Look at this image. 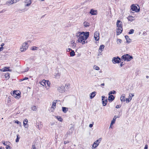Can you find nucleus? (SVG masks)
<instances>
[{
    "instance_id": "nucleus-1",
    "label": "nucleus",
    "mask_w": 149,
    "mask_h": 149,
    "mask_svg": "<svg viewBox=\"0 0 149 149\" xmlns=\"http://www.w3.org/2000/svg\"><path fill=\"white\" fill-rule=\"evenodd\" d=\"M88 32H79L76 34V36L78 38L77 41L79 43H81L83 45L88 43L86 40L89 36Z\"/></svg>"
},
{
    "instance_id": "nucleus-2",
    "label": "nucleus",
    "mask_w": 149,
    "mask_h": 149,
    "mask_svg": "<svg viewBox=\"0 0 149 149\" xmlns=\"http://www.w3.org/2000/svg\"><path fill=\"white\" fill-rule=\"evenodd\" d=\"M121 58L122 60L124 61H129L133 59V57L132 56H130L128 54H126L122 56L121 57Z\"/></svg>"
},
{
    "instance_id": "nucleus-3",
    "label": "nucleus",
    "mask_w": 149,
    "mask_h": 149,
    "mask_svg": "<svg viewBox=\"0 0 149 149\" xmlns=\"http://www.w3.org/2000/svg\"><path fill=\"white\" fill-rule=\"evenodd\" d=\"M11 94L16 99H18L20 97V92L17 91H14Z\"/></svg>"
},
{
    "instance_id": "nucleus-4",
    "label": "nucleus",
    "mask_w": 149,
    "mask_h": 149,
    "mask_svg": "<svg viewBox=\"0 0 149 149\" xmlns=\"http://www.w3.org/2000/svg\"><path fill=\"white\" fill-rule=\"evenodd\" d=\"M28 45L27 43L24 42L22 44L21 47L20 48V50L21 52H24L28 48Z\"/></svg>"
},
{
    "instance_id": "nucleus-5",
    "label": "nucleus",
    "mask_w": 149,
    "mask_h": 149,
    "mask_svg": "<svg viewBox=\"0 0 149 149\" xmlns=\"http://www.w3.org/2000/svg\"><path fill=\"white\" fill-rule=\"evenodd\" d=\"M101 140L102 138H100L99 139L95 141L93 145V147L95 148H96L99 145V144L101 141Z\"/></svg>"
},
{
    "instance_id": "nucleus-6",
    "label": "nucleus",
    "mask_w": 149,
    "mask_h": 149,
    "mask_svg": "<svg viewBox=\"0 0 149 149\" xmlns=\"http://www.w3.org/2000/svg\"><path fill=\"white\" fill-rule=\"evenodd\" d=\"M112 61L113 63H119L120 62L121 59L118 57H114L113 58Z\"/></svg>"
},
{
    "instance_id": "nucleus-7",
    "label": "nucleus",
    "mask_w": 149,
    "mask_h": 149,
    "mask_svg": "<svg viewBox=\"0 0 149 149\" xmlns=\"http://www.w3.org/2000/svg\"><path fill=\"white\" fill-rule=\"evenodd\" d=\"M58 90L59 92L61 93L64 92L65 91V88L63 85L59 86L58 88Z\"/></svg>"
},
{
    "instance_id": "nucleus-8",
    "label": "nucleus",
    "mask_w": 149,
    "mask_h": 149,
    "mask_svg": "<svg viewBox=\"0 0 149 149\" xmlns=\"http://www.w3.org/2000/svg\"><path fill=\"white\" fill-rule=\"evenodd\" d=\"M131 9L132 11H135L136 12H138L140 11L139 8L138 9L137 6L134 4H133L131 6Z\"/></svg>"
},
{
    "instance_id": "nucleus-9",
    "label": "nucleus",
    "mask_w": 149,
    "mask_h": 149,
    "mask_svg": "<svg viewBox=\"0 0 149 149\" xmlns=\"http://www.w3.org/2000/svg\"><path fill=\"white\" fill-rule=\"evenodd\" d=\"M99 31H96L94 34V37L95 40L97 41L99 39Z\"/></svg>"
},
{
    "instance_id": "nucleus-10",
    "label": "nucleus",
    "mask_w": 149,
    "mask_h": 149,
    "mask_svg": "<svg viewBox=\"0 0 149 149\" xmlns=\"http://www.w3.org/2000/svg\"><path fill=\"white\" fill-rule=\"evenodd\" d=\"M102 100L103 105L104 106H105L107 104V97H105L104 96H102Z\"/></svg>"
},
{
    "instance_id": "nucleus-11",
    "label": "nucleus",
    "mask_w": 149,
    "mask_h": 149,
    "mask_svg": "<svg viewBox=\"0 0 149 149\" xmlns=\"http://www.w3.org/2000/svg\"><path fill=\"white\" fill-rule=\"evenodd\" d=\"M28 122V120L27 119H25L23 122V125L26 128H28L29 125L27 124Z\"/></svg>"
},
{
    "instance_id": "nucleus-12",
    "label": "nucleus",
    "mask_w": 149,
    "mask_h": 149,
    "mask_svg": "<svg viewBox=\"0 0 149 149\" xmlns=\"http://www.w3.org/2000/svg\"><path fill=\"white\" fill-rule=\"evenodd\" d=\"M0 70L3 72L11 71V70H10L9 67H4V68H2L1 69H0Z\"/></svg>"
},
{
    "instance_id": "nucleus-13",
    "label": "nucleus",
    "mask_w": 149,
    "mask_h": 149,
    "mask_svg": "<svg viewBox=\"0 0 149 149\" xmlns=\"http://www.w3.org/2000/svg\"><path fill=\"white\" fill-rule=\"evenodd\" d=\"M122 22L120 21V20H118L116 23V25L117 27H118V28L119 27H120L121 28H122Z\"/></svg>"
},
{
    "instance_id": "nucleus-14",
    "label": "nucleus",
    "mask_w": 149,
    "mask_h": 149,
    "mask_svg": "<svg viewBox=\"0 0 149 149\" xmlns=\"http://www.w3.org/2000/svg\"><path fill=\"white\" fill-rule=\"evenodd\" d=\"M115 97L113 95H110L108 97V100L109 102H111L114 99Z\"/></svg>"
},
{
    "instance_id": "nucleus-15",
    "label": "nucleus",
    "mask_w": 149,
    "mask_h": 149,
    "mask_svg": "<svg viewBox=\"0 0 149 149\" xmlns=\"http://www.w3.org/2000/svg\"><path fill=\"white\" fill-rule=\"evenodd\" d=\"M90 13L93 15H96L97 14V11L96 10H94L93 9H91L90 12Z\"/></svg>"
},
{
    "instance_id": "nucleus-16",
    "label": "nucleus",
    "mask_w": 149,
    "mask_h": 149,
    "mask_svg": "<svg viewBox=\"0 0 149 149\" xmlns=\"http://www.w3.org/2000/svg\"><path fill=\"white\" fill-rule=\"evenodd\" d=\"M123 31V29H117L116 30V34L119 35Z\"/></svg>"
},
{
    "instance_id": "nucleus-17",
    "label": "nucleus",
    "mask_w": 149,
    "mask_h": 149,
    "mask_svg": "<svg viewBox=\"0 0 149 149\" xmlns=\"http://www.w3.org/2000/svg\"><path fill=\"white\" fill-rule=\"evenodd\" d=\"M25 3H27L25 4V6H29L31 3V0H26L25 1Z\"/></svg>"
},
{
    "instance_id": "nucleus-18",
    "label": "nucleus",
    "mask_w": 149,
    "mask_h": 149,
    "mask_svg": "<svg viewBox=\"0 0 149 149\" xmlns=\"http://www.w3.org/2000/svg\"><path fill=\"white\" fill-rule=\"evenodd\" d=\"M96 92L94 91L92 93H91L90 94V98L91 99H92L93 98H94L96 95Z\"/></svg>"
},
{
    "instance_id": "nucleus-19",
    "label": "nucleus",
    "mask_w": 149,
    "mask_h": 149,
    "mask_svg": "<svg viewBox=\"0 0 149 149\" xmlns=\"http://www.w3.org/2000/svg\"><path fill=\"white\" fill-rule=\"evenodd\" d=\"M125 38L126 40L127 43H129L131 42V40L129 38L128 36H125Z\"/></svg>"
},
{
    "instance_id": "nucleus-20",
    "label": "nucleus",
    "mask_w": 149,
    "mask_h": 149,
    "mask_svg": "<svg viewBox=\"0 0 149 149\" xmlns=\"http://www.w3.org/2000/svg\"><path fill=\"white\" fill-rule=\"evenodd\" d=\"M16 0H9L7 2V3H9L12 4L16 2Z\"/></svg>"
},
{
    "instance_id": "nucleus-21",
    "label": "nucleus",
    "mask_w": 149,
    "mask_h": 149,
    "mask_svg": "<svg viewBox=\"0 0 149 149\" xmlns=\"http://www.w3.org/2000/svg\"><path fill=\"white\" fill-rule=\"evenodd\" d=\"M120 100L122 102H125V95L123 94L120 97Z\"/></svg>"
},
{
    "instance_id": "nucleus-22",
    "label": "nucleus",
    "mask_w": 149,
    "mask_h": 149,
    "mask_svg": "<svg viewBox=\"0 0 149 149\" xmlns=\"http://www.w3.org/2000/svg\"><path fill=\"white\" fill-rule=\"evenodd\" d=\"M57 100H54L52 103V108L53 109H54L56 108V103Z\"/></svg>"
},
{
    "instance_id": "nucleus-23",
    "label": "nucleus",
    "mask_w": 149,
    "mask_h": 149,
    "mask_svg": "<svg viewBox=\"0 0 149 149\" xmlns=\"http://www.w3.org/2000/svg\"><path fill=\"white\" fill-rule=\"evenodd\" d=\"M104 47V45H101L100 46L99 48V52H102L103 51Z\"/></svg>"
},
{
    "instance_id": "nucleus-24",
    "label": "nucleus",
    "mask_w": 149,
    "mask_h": 149,
    "mask_svg": "<svg viewBox=\"0 0 149 149\" xmlns=\"http://www.w3.org/2000/svg\"><path fill=\"white\" fill-rule=\"evenodd\" d=\"M46 81L45 80H43L42 81L40 82V83L43 86H45L46 85Z\"/></svg>"
},
{
    "instance_id": "nucleus-25",
    "label": "nucleus",
    "mask_w": 149,
    "mask_h": 149,
    "mask_svg": "<svg viewBox=\"0 0 149 149\" xmlns=\"http://www.w3.org/2000/svg\"><path fill=\"white\" fill-rule=\"evenodd\" d=\"M132 100V97H130V95H129V98H126V101L127 103H129V102L131 100Z\"/></svg>"
},
{
    "instance_id": "nucleus-26",
    "label": "nucleus",
    "mask_w": 149,
    "mask_h": 149,
    "mask_svg": "<svg viewBox=\"0 0 149 149\" xmlns=\"http://www.w3.org/2000/svg\"><path fill=\"white\" fill-rule=\"evenodd\" d=\"M62 109L64 113H66L68 110V108L65 107H62Z\"/></svg>"
},
{
    "instance_id": "nucleus-27",
    "label": "nucleus",
    "mask_w": 149,
    "mask_h": 149,
    "mask_svg": "<svg viewBox=\"0 0 149 149\" xmlns=\"http://www.w3.org/2000/svg\"><path fill=\"white\" fill-rule=\"evenodd\" d=\"M31 109L32 110L34 111H36L37 109V107L36 106H33L31 107Z\"/></svg>"
},
{
    "instance_id": "nucleus-28",
    "label": "nucleus",
    "mask_w": 149,
    "mask_h": 149,
    "mask_svg": "<svg viewBox=\"0 0 149 149\" xmlns=\"http://www.w3.org/2000/svg\"><path fill=\"white\" fill-rule=\"evenodd\" d=\"M133 17L132 16H129L127 18L128 20L130 21H132L134 20L133 19Z\"/></svg>"
},
{
    "instance_id": "nucleus-29",
    "label": "nucleus",
    "mask_w": 149,
    "mask_h": 149,
    "mask_svg": "<svg viewBox=\"0 0 149 149\" xmlns=\"http://www.w3.org/2000/svg\"><path fill=\"white\" fill-rule=\"evenodd\" d=\"M84 25L85 27H87L89 26V23L87 22H84Z\"/></svg>"
},
{
    "instance_id": "nucleus-30",
    "label": "nucleus",
    "mask_w": 149,
    "mask_h": 149,
    "mask_svg": "<svg viewBox=\"0 0 149 149\" xmlns=\"http://www.w3.org/2000/svg\"><path fill=\"white\" fill-rule=\"evenodd\" d=\"M54 75L56 78H58L60 76V74L58 72L57 73H55Z\"/></svg>"
},
{
    "instance_id": "nucleus-31",
    "label": "nucleus",
    "mask_w": 149,
    "mask_h": 149,
    "mask_svg": "<svg viewBox=\"0 0 149 149\" xmlns=\"http://www.w3.org/2000/svg\"><path fill=\"white\" fill-rule=\"evenodd\" d=\"M93 68L97 70H99L100 69V68L96 65H94L93 66Z\"/></svg>"
},
{
    "instance_id": "nucleus-32",
    "label": "nucleus",
    "mask_w": 149,
    "mask_h": 149,
    "mask_svg": "<svg viewBox=\"0 0 149 149\" xmlns=\"http://www.w3.org/2000/svg\"><path fill=\"white\" fill-rule=\"evenodd\" d=\"M116 118H113L112 119V120L111 121V126H112L113 124H114L115 122V121H116Z\"/></svg>"
},
{
    "instance_id": "nucleus-33",
    "label": "nucleus",
    "mask_w": 149,
    "mask_h": 149,
    "mask_svg": "<svg viewBox=\"0 0 149 149\" xmlns=\"http://www.w3.org/2000/svg\"><path fill=\"white\" fill-rule=\"evenodd\" d=\"M56 118L58 119V120L60 121H62L63 119L60 116H55Z\"/></svg>"
},
{
    "instance_id": "nucleus-34",
    "label": "nucleus",
    "mask_w": 149,
    "mask_h": 149,
    "mask_svg": "<svg viewBox=\"0 0 149 149\" xmlns=\"http://www.w3.org/2000/svg\"><path fill=\"white\" fill-rule=\"evenodd\" d=\"M75 55V52L73 50H72L71 52H70V56H73Z\"/></svg>"
},
{
    "instance_id": "nucleus-35",
    "label": "nucleus",
    "mask_w": 149,
    "mask_h": 149,
    "mask_svg": "<svg viewBox=\"0 0 149 149\" xmlns=\"http://www.w3.org/2000/svg\"><path fill=\"white\" fill-rule=\"evenodd\" d=\"M116 93V92L115 91L113 90L111 91H110L108 93V95H111L112 94H115Z\"/></svg>"
},
{
    "instance_id": "nucleus-36",
    "label": "nucleus",
    "mask_w": 149,
    "mask_h": 149,
    "mask_svg": "<svg viewBox=\"0 0 149 149\" xmlns=\"http://www.w3.org/2000/svg\"><path fill=\"white\" fill-rule=\"evenodd\" d=\"M38 49V47L35 46H33L31 48V49L32 50H37Z\"/></svg>"
},
{
    "instance_id": "nucleus-37",
    "label": "nucleus",
    "mask_w": 149,
    "mask_h": 149,
    "mask_svg": "<svg viewBox=\"0 0 149 149\" xmlns=\"http://www.w3.org/2000/svg\"><path fill=\"white\" fill-rule=\"evenodd\" d=\"M19 135L18 134L17 135V138L16 139L15 141L16 142H19L20 138L19 137Z\"/></svg>"
},
{
    "instance_id": "nucleus-38",
    "label": "nucleus",
    "mask_w": 149,
    "mask_h": 149,
    "mask_svg": "<svg viewBox=\"0 0 149 149\" xmlns=\"http://www.w3.org/2000/svg\"><path fill=\"white\" fill-rule=\"evenodd\" d=\"M134 30L133 29H131L130 31L128 33L129 34H132L134 33Z\"/></svg>"
},
{
    "instance_id": "nucleus-39",
    "label": "nucleus",
    "mask_w": 149,
    "mask_h": 149,
    "mask_svg": "<svg viewBox=\"0 0 149 149\" xmlns=\"http://www.w3.org/2000/svg\"><path fill=\"white\" fill-rule=\"evenodd\" d=\"M71 45V46H72V47L74 48L76 46V43L73 42L72 43Z\"/></svg>"
},
{
    "instance_id": "nucleus-40",
    "label": "nucleus",
    "mask_w": 149,
    "mask_h": 149,
    "mask_svg": "<svg viewBox=\"0 0 149 149\" xmlns=\"http://www.w3.org/2000/svg\"><path fill=\"white\" fill-rule=\"evenodd\" d=\"M122 40L120 39H118L117 40V42L118 44H120L121 43Z\"/></svg>"
},
{
    "instance_id": "nucleus-41",
    "label": "nucleus",
    "mask_w": 149,
    "mask_h": 149,
    "mask_svg": "<svg viewBox=\"0 0 149 149\" xmlns=\"http://www.w3.org/2000/svg\"><path fill=\"white\" fill-rule=\"evenodd\" d=\"M15 123L18 125H21V122L17 120L15 121Z\"/></svg>"
},
{
    "instance_id": "nucleus-42",
    "label": "nucleus",
    "mask_w": 149,
    "mask_h": 149,
    "mask_svg": "<svg viewBox=\"0 0 149 149\" xmlns=\"http://www.w3.org/2000/svg\"><path fill=\"white\" fill-rule=\"evenodd\" d=\"M46 83L48 86H49L50 84V83L49 81H47Z\"/></svg>"
},
{
    "instance_id": "nucleus-43",
    "label": "nucleus",
    "mask_w": 149,
    "mask_h": 149,
    "mask_svg": "<svg viewBox=\"0 0 149 149\" xmlns=\"http://www.w3.org/2000/svg\"><path fill=\"white\" fill-rule=\"evenodd\" d=\"M6 77L8 78H9V74L8 73L6 74Z\"/></svg>"
},
{
    "instance_id": "nucleus-44",
    "label": "nucleus",
    "mask_w": 149,
    "mask_h": 149,
    "mask_svg": "<svg viewBox=\"0 0 149 149\" xmlns=\"http://www.w3.org/2000/svg\"><path fill=\"white\" fill-rule=\"evenodd\" d=\"M31 149H36L35 145H33Z\"/></svg>"
},
{
    "instance_id": "nucleus-45",
    "label": "nucleus",
    "mask_w": 149,
    "mask_h": 149,
    "mask_svg": "<svg viewBox=\"0 0 149 149\" xmlns=\"http://www.w3.org/2000/svg\"><path fill=\"white\" fill-rule=\"evenodd\" d=\"M6 11V10L5 9H3L2 11H0V13L4 12Z\"/></svg>"
},
{
    "instance_id": "nucleus-46",
    "label": "nucleus",
    "mask_w": 149,
    "mask_h": 149,
    "mask_svg": "<svg viewBox=\"0 0 149 149\" xmlns=\"http://www.w3.org/2000/svg\"><path fill=\"white\" fill-rule=\"evenodd\" d=\"M6 149H10V146L7 145L6 147Z\"/></svg>"
},
{
    "instance_id": "nucleus-47",
    "label": "nucleus",
    "mask_w": 149,
    "mask_h": 149,
    "mask_svg": "<svg viewBox=\"0 0 149 149\" xmlns=\"http://www.w3.org/2000/svg\"><path fill=\"white\" fill-rule=\"evenodd\" d=\"M121 106L120 105H117L116 107V108H118L120 107Z\"/></svg>"
},
{
    "instance_id": "nucleus-48",
    "label": "nucleus",
    "mask_w": 149,
    "mask_h": 149,
    "mask_svg": "<svg viewBox=\"0 0 149 149\" xmlns=\"http://www.w3.org/2000/svg\"><path fill=\"white\" fill-rule=\"evenodd\" d=\"M148 145H145V146L144 149H148Z\"/></svg>"
},
{
    "instance_id": "nucleus-49",
    "label": "nucleus",
    "mask_w": 149,
    "mask_h": 149,
    "mask_svg": "<svg viewBox=\"0 0 149 149\" xmlns=\"http://www.w3.org/2000/svg\"><path fill=\"white\" fill-rule=\"evenodd\" d=\"M3 47H0V52L1 51L3 50Z\"/></svg>"
},
{
    "instance_id": "nucleus-50",
    "label": "nucleus",
    "mask_w": 149,
    "mask_h": 149,
    "mask_svg": "<svg viewBox=\"0 0 149 149\" xmlns=\"http://www.w3.org/2000/svg\"><path fill=\"white\" fill-rule=\"evenodd\" d=\"M67 52H69V51H71L72 50L70 48H68V49H67Z\"/></svg>"
},
{
    "instance_id": "nucleus-51",
    "label": "nucleus",
    "mask_w": 149,
    "mask_h": 149,
    "mask_svg": "<svg viewBox=\"0 0 149 149\" xmlns=\"http://www.w3.org/2000/svg\"><path fill=\"white\" fill-rule=\"evenodd\" d=\"M129 95H130V97H132V98L134 96V95L133 94L131 93Z\"/></svg>"
},
{
    "instance_id": "nucleus-52",
    "label": "nucleus",
    "mask_w": 149,
    "mask_h": 149,
    "mask_svg": "<svg viewBox=\"0 0 149 149\" xmlns=\"http://www.w3.org/2000/svg\"><path fill=\"white\" fill-rule=\"evenodd\" d=\"M69 143V141H64V144H66L67 143Z\"/></svg>"
},
{
    "instance_id": "nucleus-53",
    "label": "nucleus",
    "mask_w": 149,
    "mask_h": 149,
    "mask_svg": "<svg viewBox=\"0 0 149 149\" xmlns=\"http://www.w3.org/2000/svg\"><path fill=\"white\" fill-rule=\"evenodd\" d=\"M28 79V78L27 77H25L24 78H23V79L24 80H27V79Z\"/></svg>"
},
{
    "instance_id": "nucleus-54",
    "label": "nucleus",
    "mask_w": 149,
    "mask_h": 149,
    "mask_svg": "<svg viewBox=\"0 0 149 149\" xmlns=\"http://www.w3.org/2000/svg\"><path fill=\"white\" fill-rule=\"evenodd\" d=\"M93 126V125L92 124H90L89 125V127H92Z\"/></svg>"
},
{
    "instance_id": "nucleus-55",
    "label": "nucleus",
    "mask_w": 149,
    "mask_h": 149,
    "mask_svg": "<svg viewBox=\"0 0 149 149\" xmlns=\"http://www.w3.org/2000/svg\"><path fill=\"white\" fill-rule=\"evenodd\" d=\"M118 118V116H114V117L113 118H116H116Z\"/></svg>"
},
{
    "instance_id": "nucleus-56",
    "label": "nucleus",
    "mask_w": 149,
    "mask_h": 149,
    "mask_svg": "<svg viewBox=\"0 0 149 149\" xmlns=\"http://www.w3.org/2000/svg\"><path fill=\"white\" fill-rule=\"evenodd\" d=\"M69 86V85L68 84H65V86L66 87H68Z\"/></svg>"
},
{
    "instance_id": "nucleus-57",
    "label": "nucleus",
    "mask_w": 149,
    "mask_h": 149,
    "mask_svg": "<svg viewBox=\"0 0 149 149\" xmlns=\"http://www.w3.org/2000/svg\"><path fill=\"white\" fill-rule=\"evenodd\" d=\"M4 45V43H3L1 44V47H3V46Z\"/></svg>"
},
{
    "instance_id": "nucleus-58",
    "label": "nucleus",
    "mask_w": 149,
    "mask_h": 149,
    "mask_svg": "<svg viewBox=\"0 0 149 149\" xmlns=\"http://www.w3.org/2000/svg\"><path fill=\"white\" fill-rule=\"evenodd\" d=\"M123 65L124 64H123V62H122L120 63V66L121 67H122Z\"/></svg>"
},
{
    "instance_id": "nucleus-59",
    "label": "nucleus",
    "mask_w": 149,
    "mask_h": 149,
    "mask_svg": "<svg viewBox=\"0 0 149 149\" xmlns=\"http://www.w3.org/2000/svg\"><path fill=\"white\" fill-rule=\"evenodd\" d=\"M0 149H4L3 147H0Z\"/></svg>"
},
{
    "instance_id": "nucleus-60",
    "label": "nucleus",
    "mask_w": 149,
    "mask_h": 149,
    "mask_svg": "<svg viewBox=\"0 0 149 149\" xmlns=\"http://www.w3.org/2000/svg\"><path fill=\"white\" fill-rule=\"evenodd\" d=\"M3 144L5 145V146H7V145L5 143V142H4L3 143Z\"/></svg>"
},
{
    "instance_id": "nucleus-61",
    "label": "nucleus",
    "mask_w": 149,
    "mask_h": 149,
    "mask_svg": "<svg viewBox=\"0 0 149 149\" xmlns=\"http://www.w3.org/2000/svg\"><path fill=\"white\" fill-rule=\"evenodd\" d=\"M101 85L102 86H104V83H102V84H101Z\"/></svg>"
},
{
    "instance_id": "nucleus-62",
    "label": "nucleus",
    "mask_w": 149,
    "mask_h": 149,
    "mask_svg": "<svg viewBox=\"0 0 149 149\" xmlns=\"http://www.w3.org/2000/svg\"><path fill=\"white\" fill-rule=\"evenodd\" d=\"M20 81H22L24 80L23 79V78L20 79Z\"/></svg>"
},
{
    "instance_id": "nucleus-63",
    "label": "nucleus",
    "mask_w": 149,
    "mask_h": 149,
    "mask_svg": "<svg viewBox=\"0 0 149 149\" xmlns=\"http://www.w3.org/2000/svg\"><path fill=\"white\" fill-rule=\"evenodd\" d=\"M146 32H143V34L144 35H145V34H146Z\"/></svg>"
},
{
    "instance_id": "nucleus-64",
    "label": "nucleus",
    "mask_w": 149,
    "mask_h": 149,
    "mask_svg": "<svg viewBox=\"0 0 149 149\" xmlns=\"http://www.w3.org/2000/svg\"><path fill=\"white\" fill-rule=\"evenodd\" d=\"M146 77L148 79L149 78V76H146Z\"/></svg>"
}]
</instances>
